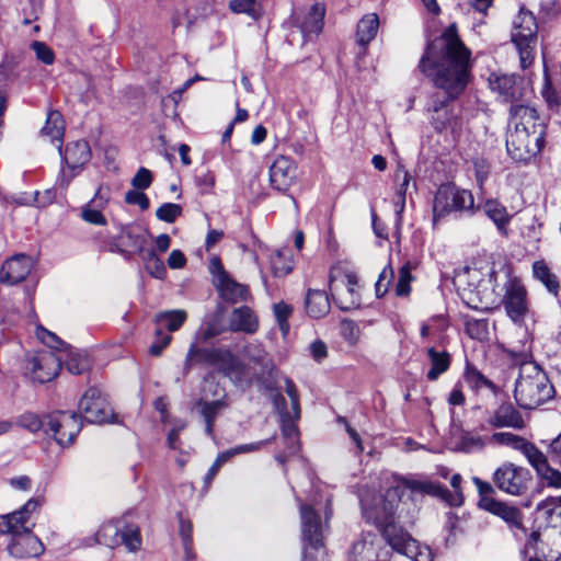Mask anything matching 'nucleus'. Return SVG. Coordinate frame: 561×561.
I'll use <instances>...</instances> for the list:
<instances>
[{
	"mask_svg": "<svg viewBox=\"0 0 561 561\" xmlns=\"http://www.w3.org/2000/svg\"><path fill=\"white\" fill-rule=\"evenodd\" d=\"M494 482L499 489L512 495H519L526 489L524 469L512 463L504 465L494 472Z\"/></svg>",
	"mask_w": 561,
	"mask_h": 561,
	"instance_id": "20",
	"label": "nucleus"
},
{
	"mask_svg": "<svg viewBox=\"0 0 561 561\" xmlns=\"http://www.w3.org/2000/svg\"><path fill=\"white\" fill-rule=\"evenodd\" d=\"M525 133V125L523 123H515V129L513 131L508 130L506 135L507 153L516 162L526 160Z\"/></svg>",
	"mask_w": 561,
	"mask_h": 561,
	"instance_id": "31",
	"label": "nucleus"
},
{
	"mask_svg": "<svg viewBox=\"0 0 561 561\" xmlns=\"http://www.w3.org/2000/svg\"><path fill=\"white\" fill-rule=\"evenodd\" d=\"M325 5L322 2L313 3L307 12L297 13L296 25L301 32L304 42L316 39L323 30Z\"/></svg>",
	"mask_w": 561,
	"mask_h": 561,
	"instance_id": "16",
	"label": "nucleus"
},
{
	"mask_svg": "<svg viewBox=\"0 0 561 561\" xmlns=\"http://www.w3.org/2000/svg\"><path fill=\"white\" fill-rule=\"evenodd\" d=\"M18 425L31 433H38L42 431L45 434L46 414L39 416L33 412H25L18 417Z\"/></svg>",
	"mask_w": 561,
	"mask_h": 561,
	"instance_id": "47",
	"label": "nucleus"
},
{
	"mask_svg": "<svg viewBox=\"0 0 561 561\" xmlns=\"http://www.w3.org/2000/svg\"><path fill=\"white\" fill-rule=\"evenodd\" d=\"M216 289L219 297L228 304H238L247 301L250 297V290L247 285L234 280L229 274H224L216 282Z\"/></svg>",
	"mask_w": 561,
	"mask_h": 561,
	"instance_id": "27",
	"label": "nucleus"
},
{
	"mask_svg": "<svg viewBox=\"0 0 561 561\" xmlns=\"http://www.w3.org/2000/svg\"><path fill=\"white\" fill-rule=\"evenodd\" d=\"M111 190L108 186L100 185L95 191L93 197L87 203L88 205L98 208L105 209L110 203Z\"/></svg>",
	"mask_w": 561,
	"mask_h": 561,
	"instance_id": "64",
	"label": "nucleus"
},
{
	"mask_svg": "<svg viewBox=\"0 0 561 561\" xmlns=\"http://www.w3.org/2000/svg\"><path fill=\"white\" fill-rule=\"evenodd\" d=\"M58 150L61 157V163H65L68 168L67 172L62 169L59 181L61 185L68 186L72 179L77 176L91 160V147L85 139H79L68 142L65 148L59 145Z\"/></svg>",
	"mask_w": 561,
	"mask_h": 561,
	"instance_id": "8",
	"label": "nucleus"
},
{
	"mask_svg": "<svg viewBox=\"0 0 561 561\" xmlns=\"http://www.w3.org/2000/svg\"><path fill=\"white\" fill-rule=\"evenodd\" d=\"M145 263L147 272L158 279L164 278L167 275V268L163 261L157 255L153 248H149L145 253L140 255Z\"/></svg>",
	"mask_w": 561,
	"mask_h": 561,
	"instance_id": "45",
	"label": "nucleus"
},
{
	"mask_svg": "<svg viewBox=\"0 0 561 561\" xmlns=\"http://www.w3.org/2000/svg\"><path fill=\"white\" fill-rule=\"evenodd\" d=\"M485 511L502 517L511 527L520 531L524 530L523 515L515 508L497 502L496 500H484Z\"/></svg>",
	"mask_w": 561,
	"mask_h": 561,
	"instance_id": "33",
	"label": "nucleus"
},
{
	"mask_svg": "<svg viewBox=\"0 0 561 561\" xmlns=\"http://www.w3.org/2000/svg\"><path fill=\"white\" fill-rule=\"evenodd\" d=\"M34 267V260L25 253L7 259L0 267V284L13 286L23 282Z\"/></svg>",
	"mask_w": 561,
	"mask_h": 561,
	"instance_id": "14",
	"label": "nucleus"
},
{
	"mask_svg": "<svg viewBox=\"0 0 561 561\" xmlns=\"http://www.w3.org/2000/svg\"><path fill=\"white\" fill-rule=\"evenodd\" d=\"M533 274L536 279L546 286L549 293L558 294L559 282L543 261H537L533 264Z\"/></svg>",
	"mask_w": 561,
	"mask_h": 561,
	"instance_id": "44",
	"label": "nucleus"
},
{
	"mask_svg": "<svg viewBox=\"0 0 561 561\" xmlns=\"http://www.w3.org/2000/svg\"><path fill=\"white\" fill-rule=\"evenodd\" d=\"M379 18L376 13L364 15L357 23L356 41L358 45L366 47L377 35Z\"/></svg>",
	"mask_w": 561,
	"mask_h": 561,
	"instance_id": "37",
	"label": "nucleus"
},
{
	"mask_svg": "<svg viewBox=\"0 0 561 561\" xmlns=\"http://www.w3.org/2000/svg\"><path fill=\"white\" fill-rule=\"evenodd\" d=\"M182 211L181 205L164 203L156 210V216L161 221L173 224L182 215Z\"/></svg>",
	"mask_w": 561,
	"mask_h": 561,
	"instance_id": "54",
	"label": "nucleus"
},
{
	"mask_svg": "<svg viewBox=\"0 0 561 561\" xmlns=\"http://www.w3.org/2000/svg\"><path fill=\"white\" fill-rule=\"evenodd\" d=\"M453 117V110L447 107L440 113H432L430 123L437 133H443L450 125Z\"/></svg>",
	"mask_w": 561,
	"mask_h": 561,
	"instance_id": "59",
	"label": "nucleus"
},
{
	"mask_svg": "<svg viewBox=\"0 0 561 561\" xmlns=\"http://www.w3.org/2000/svg\"><path fill=\"white\" fill-rule=\"evenodd\" d=\"M154 341L149 347V354L152 356H159L163 350L171 343L172 335L170 333L162 332L161 330L154 331Z\"/></svg>",
	"mask_w": 561,
	"mask_h": 561,
	"instance_id": "62",
	"label": "nucleus"
},
{
	"mask_svg": "<svg viewBox=\"0 0 561 561\" xmlns=\"http://www.w3.org/2000/svg\"><path fill=\"white\" fill-rule=\"evenodd\" d=\"M268 398L272 400L275 411L277 412L283 435L288 439L297 437L296 422L300 419V405L297 388H267Z\"/></svg>",
	"mask_w": 561,
	"mask_h": 561,
	"instance_id": "5",
	"label": "nucleus"
},
{
	"mask_svg": "<svg viewBox=\"0 0 561 561\" xmlns=\"http://www.w3.org/2000/svg\"><path fill=\"white\" fill-rule=\"evenodd\" d=\"M390 550L375 534H365L355 541L348 554V561H389Z\"/></svg>",
	"mask_w": 561,
	"mask_h": 561,
	"instance_id": "13",
	"label": "nucleus"
},
{
	"mask_svg": "<svg viewBox=\"0 0 561 561\" xmlns=\"http://www.w3.org/2000/svg\"><path fill=\"white\" fill-rule=\"evenodd\" d=\"M402 483V494L405 489L413 493L430 494L435 496H444L447 490L439 484L423 480H405L394 478L391 484Z\"/></svg>",
	"mask_w": 561,
	"mask_h": 561,
	"instance_id": "39",
	"label": "nucleus"
},
{
	"mask_svg": "<svg viewBox=\"0 0 561 561\" xmlns=\"http://www.w3.org/2000/svg\"><path fill=\"white\" fill-rule=\"evenodd\" d=\"M344 278L345 293L343 295L336 296L332 287L334 278L332 275L330 276L331 295L341 310L350 311L357 309L360 306V295L358 293V277L354 272H348L344 275Z\"/></svg>",
	"mask_w": 561,
	"mask_h": 561,
	"instance_id": "24",
	"label": "nucleus"
},
{
	"mask_svg": "<svg viewBox=\"0 0 561 561\" xmlns=\"http://www.w3.org/2000/svg\"><path fill=\"white\" fill-rule=\"evenodd\" d=\"M525 339L526 333L517 342L499 343L496 345L500 359L507 364L513 373L516 371L514 386H519L523 379V367L526 364Z\"/></svg>",
	"mask_w": 561,
	"mask_h": 561,
	"instance_id": "18",
	"label": "nucleus"
},
{
	"mask_svg": "<svg viewBox=\"0 0 561 561\" xmlns=\"http://www.w3.org/2000/svg\"><path fill=\"white\" fill-rule=\"evenodd\" d=\"M388 534V543L393 550L405 554L414 561H433V553L430 547L421 546L405 530L394 535L393 530L389 529Z\"/></svg>",
	"mask_w": 561,
	"mask_h": 561,
	"instance_id": "15",
	"label": "nucleus"
},
{
	"mask_svg": "<svg viewBox=\"0 0 561 561\" xmlns=\"http://www.w3.org/2000/svg\"><path fill=\"white\" fill-rule=\"evenodd\" d=\"M194 365H204L215 368L231 381H239L245 373L242 359L227 347H201L192 342L184 360V371L187 373Z\"/></svg>",
	"mask_w": 561,
	"mask_h": 561,
	"instance_id": "3",
	"label": "nucleus"
},
{
	"mask_svg": "<svg viewBox=\"0 0 561 561\" xmlns=\"http://www.w3.org/2000/svg\"><path fill=\"white\" fill-rule=\"evenodd\" d=\"M37 507L38 502L30 500L21 510L1 516L0 531L3 534H11L13 537L31 531V526H28L30 514L35 512Z\"/></svg>",
	"mask_w": 561,
	"mask_h": 561,
	"instance_id": "19",
	"label": "nucleus"
},
{
	"mask_svg": "<svg viewBox=\"0 0 561 561\" xmlns=\"http://www.w3.org/2000/svg\"><path fill=\"white\" fill-rule=\"evenodd\" d=\"M489 423L494 427H514L522 428L524 425L523 417L512 404H502L493 415L490 416Z\"/></svg>",
	"mask_w": 561,
	"mask_h": 561,
	"instance_id": "34",
	"label": "nucleus"
},
{
	"mask_svg": "<svg viewBox=\"0 0 561 561\" xmlns=\"http://www.w3.org/2000/svg\"><path fill=\"white\" fill-rule=\"evenodd\" d=\"M491 442L499 445L510 446L526 455V440L522 436L512 433L499 432L492 435Z\"/></svg>",
	"mask_w": 561,
	"mask_h": 561,
	"instance_id": "49",
	"label": "nucleus"
},
{
	"mask_svg": "<svg viewBox=\"0 0 561 561\" xmlns=\"http://www.w3.org/2000/svg\"><path fill=\"white\" fill-rule=\"evenodd\" d=\"M560 538L559 531L553 528L543 530H533L528 538V549L531 547L534 557L530 559H540L542 561H557L561 551L557 539Z\"/></svg>",
	"mask_w": 561,
	"mask_h": 561,
	"instance_id": "12",
	"label": "nucleus"
},
{
	"mask_svg": "<svg viewBox=\"0 0 561 561\" xmlns=\"http://www.w3.org/2000/svg\"><path fill=\"white\" fill-rule=\"evenodd\" d=\"M228 407L226 394L217 390L204 389L201 397L192 404V412L203 416L207 435L213 436L216 416Z\"/></svg>",
	"mask_w": 561,
	"mask_h": 561,
	"instance_id": "11",
	"label": "nucleus"
},
{
	"mask_svg": "<svg viewBox=\"0 0 561 561\" xmlns=\"http://www.w3.org/2000/svg\"><path fill=\"white\" fill-rule=\"evenodd\" d=\"M300 518L302 538L308 541L310 547L318 550L322 547L323 525L319 514L309 505H300Z\"/></svg>",
	"mask_w": 561,
	"mask_h": 561,
	"instance_id": "21",
	"label": "nucleus"
},
{
	"mask_svg": "<svg viewBox=\"0 0 561 561\" xmlns=\"http://www.w3.org/2000/svg\"><path fill=\"white\" fill-rule=\"evenodd\" d=\"M36 336L43 344L48 346L49 348L56 350V351H67L70 348V345L62 341L57 334L54 332L45 329L42 325H38L36 328Z\"/></svg>",
	"mask_w": 561,
	"mask_h": 561,
	"instance_id": "51",
	"label": "nucleus"
},
{
	"mask_svg": "<svg viewBox=\"0 0 561 561\" xmlns=\"http://www.w3.org/2000/svg\"><path fill=\"white\" fill-rule=\"evenodd\" d=\"M451 213L473 215L474 198L469 190L460 188L455 184H443L438 187L433 201L434 225Z\"/></svg>",
	"mask_w": 561,
	"mask_h": 561,
	"instance_id": "4",
	"label": "nucleus"
},
{
	"mask_svg": "<svg viewBox=\"0 0 561 561\" xmlns=\"http://www.w3.org/2000/svg\"><path fill=\"white\" fill-rule=\"evenodd\" d=\"M472 68V51L460 38L456 23L427 41L416 69L434 88L444 92V95L433 93L430 96L427 112L440 113L450 107L471 82Z\"/></svg>",
	"mask_w": 561,
	"mask_h": 561,
	"instance_id": "1",
	"label": "nucleus"
},
{
	"mask_svg": "<svg viewBox=\"0 0 561 561\" xmlns=\"http://www.w3.org/2000/svg\"><path fill=\"white\" fill-rule=\"evenodd\" d=\"M472 167L474 170L477 183L479 187L482 188L491 173V163L484 157H473Z\"/></svg>",
	"mask_w": 561,
	"mask_h": 561,
	"instance_id": "56",
	"label": "nucleus"
},
{
	"mask_svg": "<svg viewBox=\"0 0 561 561\" xmlns=\"http://www.w3.org/2000/svg\"><path fill=\"white\" fill-rule=\"evenodd\" d=\"M119 241H122L119 239V234L116 237H111L107 242L99 243V251L117 253L122 255L126 261H130V252L127 251V249H124L123 242Z\"/></svg>",
	"mask_w": 561,
	"mask_h": 561,
	"instance_id": "58",
	"label": "nucleus"
},
{
	"mask_svg": "<svg viewBox=\"0 0 561 561\" xmlns=\"http://www.w3.org/2000/svg\"><path fill=\"white\" fill-rule=\"evenodd\" d=\"M79 410L90 423L115 422V414L100 388H89L79 401Z\"/></svg>",
	"mask_w": 561,
	"mask_h": 561,
	"instance_id": "10",
	"label": "nucleus"
},
{
	"mask_svg": "<svg viewBox=\"0 0 561 561\" xmlns=\"http://www.w3.org/2000/svg\"><path fill=\"white\" fill-rule=\"evenodd\" d=\"M229 9L236 14H247L254 20L260 16V5L256 0H231Z\"/></svg>",
	"mask_w": 561,
	"mask_h": 561,
	"instance_id": "52",
	"label": "nucleus"
},
{
	"mask_svg": "<svg viewBox=\"0 0 561 561\" xmlns=\"http://www.w3.org/2000/svg\"><path fill=\"white\" fill-rule=\"evenodd\" d=\"M502 306L511 321L522 328L526 318V287L520 278L510 277L504 285Z\"/></svg>",
	"mask_w": 561,
	"mask_h": 561,
	"instance_id": "9",
	"label": "nucleus"
},
{
	"mask_svg": "<svg viewBox=\"0 0 561 561\" xmlns=\"http://www.w3.org/2000/svg\"><path fill=\"white\" fill-rule=\"evenodd\" d=\"M296 162L286 156H278L270 167V183L273 190L286 193L296 181Z\"/></svg>",
	"mask_w": 561,
	"mask_h": 561,
	"instance_id": "17",
	"label": "nucleus"
},
{
	"mask_svg": "<svg viewBox=\"0 0 561 561\" xmlns=\"http://www.w3.org/2000/svg\"><path fill=\"white\" fill-rule=\"evenodd\" d=\"M152 181V172L145 167H140L131 179V185L136 190H147L151 186Z\"/></svg>",
	"mask_w": 561,
	"mask_h": 561,
	"instance_id": "63",
	"label": "nucleus"
},
{
	"mask_svg": "<svg viewBox=\"0 0 561 561\" xmlns=\"http://www.w3.org/2000/svg\"><path fill=\"white\" fill-rule=\"evenodd\" d=\"M483 211L495 224L500 233L507 236V225L512 216L507 213L506 207L496 199H488L483 205Z\"/></svg>",
	"mask_w": 561,
	"mask_h": 561,
	"instance_id": "35",
	"label": "nucleus"
},
{
	"mask_svg": "<svg viewBox=\"0 0 561 561\" xmlns=\"http://www.w3.org/2000/svg\"><path fill=\"white\" fill-rule=\"evenodd\" d=\"M465 330L471 339L483 341L489 336V321L486 319L468 318L465 322Z\"/></svg>",
	"mask_w": 561,
	"mask_h": 561,
	"instance_id": "48",
	"label": "nucleus"
},
{
	"mask_svg": "<svg viewBox=\"0 0 561 561\" xmlns=\"http://www.w3.org/2000/svg\"><path fill=\"white\" fill-rule=\"evenodd\" d=\"M144 190H129L125 194V203L128 205H137L141 210L150 207L149 197L142 192Z\"/></svg>",
	"mask_w": 561,
	"mask_h": 561,
	"instance_id": "61",
	"label": "nucleus"
},
{
	"mask_svg": "<svg viewBox=\"0 0 561 561\" xmlns=\"http://www.w3.org/2000/svg\"><path fill=\"white\" fill-rule=\"evenodd\" d=\"M305 308L307 313L314 319H320L330 312L331 304L325 290L309 289L306 299Z\"/></svg>",
	"mask_w": 561,
	"mask_h": 561,
	"instance_id": "32",
	"label": "nucleus"
},
{
	"mask_svg": "<svg viewBox=\"0 0 561 561\" xmlns=\"http://www.w3.org/2000/svg\"><path fill=\"white\" fill-rule=\"evenodd\" d=\"M65 131V124L62 115L59 111L51 110L47 113V118L41 133L43 136L49 137L54 140H61Z\"/></svg>",
	"mask_w": 561,
	"mask_h": 561,
	"instance_id": "43",
	"label": "nucleus"
},
{
	"mask_svg": "<svg viewBox=\"0 0 561 561\" xmlns=\"http://www.w3.org/2000/svg\"><path fill=\"white\" fill-rule=\"evenodd\" d=\"M31 48L34 50L36 58L44 65H53L55 61V54L53 49L44 42L34 41L31 44Z\"/></svg>",
	"mask_w": 561,
	"mask_h": 561,
	"instance_id": "60",
	"label": "nucleus"
},
{
	"mask_svg": "<svg viewBox=\"0 0 561 561\" xmlns=\"http://www.w3.org/2000/svg\"><path fill=\"white\" fill-rule=\"evenodd\" d=\"M44 550L43 542L32 531L13 537L8 546L9 553L20 559L37 558L44 553Z\"/></svg>",
	"mask_w": 561,
	"mask_h": 561,
	"instance_id": "23",
	"label": "nucleus"
},
{
	"mask_svg": "<svg viewBox=\"0 0 561 561\" xmlns=\"http://www.w3.org/2000/svg\"><path fill=\"white\" fill-rule=\"evenodd\" d=\"M558 12L559 4L556 0H540L537 15H533V13L528 11V15H531L534 19L536 34H542L546 31V23L552 20L558 14Z\"/></svg>",
	"mask_w": 561,
	"mask_h": 561,
	"instance_id": "41",
	"label": "nucleus"
},
{
	"mask_svg": "<svg viewBox=\"0 0 561 561\" xmlns=\"http://www.w3.org/2000/svg\"><path fill=\"white\" fill-rule=\"evenodd\" d=\"M228 329L231 332L253 334L259 329V320L250 307L242 306L233 309Z\"/></svg>",
	"mask_w": 561,
	"mask_h": 561,
	"instance_id": "29",
	"label": "nucleus"
},
{
	"mask_svg": "<svg viewBox=\"0 0 561 561\" xmlns=\"http://www.w3.org/2000/svg\"><path fill=\"white\" fill-rule=\"evenodd\" d=\"M401 176L402 182L399 184L396 191V199L393 202L397 226H400L402 222V214L405 208L407 191L411 181V174L409 171L405 170L402 165H399L396 171V178L400 179Z\"/></svg>",
	"mask_w": 561,
	"mask_h": 561,
	"instance_id": "38",
	"label": "nucleus"
},
{
	"mask_svg": "<svg viewBox=\"0 0 561 561\" xmlns=\"http://www.w3.org/2000/svg\"><path fill=\"white\" fill-rule=\"evenodd\" d=\"M81 218L85 222L94 226H106L107 220L103 214V210L94 208L88 204L81 207Z\"/></svg>",
	"mask_w": 561,
	"mask_h": 561,
	"instance_id": "57",
	"label": "nucleus"
},
{
	"mask_svg": "<svg viewBox=\"0 0 561 561\" xmlns=\"http://www.w3.org/2000/svg\"><path fill=\"white\" fill-rule=\"evenodd\" d=\"M91 360L85 353L70 354L66 359V368L71 375H82L90 369Z\"/></svg>",
	"mask_w": 561,
	"mask_h": 561,
	"instance_id": "50",
	"label": "nucleus"
},
{
	"mask_svg": "<svg viewBox=\"0 0 561 561\" xmlns=\"http://www.w3.org/2000/svg\"><path fill=\"white\" fill-rule=\"evenodd\" d=\"M81 428V416L73 411L56 410L46 414L45 435L61 448L71 446Z\"/></svg>",
	"mask_w": 561,
	"mask_h": 561,
	"instance_id": "6",
	"label": "nucleus"
},
{
	"mask_svg": "<svg viewBox=\"0 0 561 561\" xmlns=\"http://www.w3.org/2000/svg\"><path fill=\"white\" fill-rule=\"evenodd\" d=\"M463 379L469 386H494L492 381L485 378L483 374L468 360H466Z\"/></svg>",
	"mask_w": 561,
	"mask_h": 561,
	"instance_id": "55",
	"label": "nucleus"
},
{
	"mask_svg": "<svg viewBox=\"0 0 561 561\" xmlns=\"http://www.w3.org/2000/svg\"><path fill=\"white\" fill-rule=\"evenodd\" d=\"M140 530L137 525L129 524L122 528L121 543H124L128 551L136 552L141 547Z\"/></svg>",
	"mask_w": 561,
	"mask_h": 561,
	"instance_id": "46",
	"label": "nucleus"
},
{
	"mask_svg": "<svg viewBox=\"0 0 561 561\" xmlns=\"http://www.w3.org/2000/svg\"><path fill=\"white\" fill-rule=\"evenodd\" d=\"M119 239L123 242L124 249L130 252V260L135 255H141L149 248H147V233L138 231L133 225L118 224Z\"/></svg>",
	"mask_w": 561,
	"mask_h": 561,
	"instance_id": "28",
	"label": "nucleus"
},
{
	"mask_svg": "<svg viewBox=\"0 0 561 561\" xmlns=\"http://www.w3.org/2000/svg\"><path fill=\"white\" fill-rule=\"evenodd\" d=\"M121 522H107L96 531V541L106 547L113 548L121 543Z\"/></svg>",
	"mask_w": 561,
	"mask_h": 561,
	"instance_id": "42",
	"label": "nucleus"
},
{
	"mask_svg": "<svg viewBox=\"0 0 561 561\" xmlns=\"http://www.w3.org/2000/svg\"><path fill=\"white\" fill-rule=\"evenodd\" d=\"M402 497V483L391 484L383 494L373 495L363 493L360 504L365 518L382 530L388 541V530L392 529L394 535L403 531V528L396 523V512Z\"/></svg>",
	"mask_w": 561,
	"mask_h": 561,
	"instance_id": "2",
	"label": "nucleus"
},
{
	"mask_svg": "<svg viewBox=\"0 0 561 561\" xmlns=\"http://www.w3.org/2000/svg\"><path fill=\"white\" fill-rule=\"evenodd\" d=\"M489 84L493 91L499 92L504 102L511 103L510 114L512 118H516L526 110V105L523 103L525 84L522 77L491 73Z\"/></svg>",
	"mask_w": 561,
	"mask_h": 561,
	"instance_id": "7",
	"label": "nucleus"
},
{
	"mask_svg": "<svg viewBox=\"0 0 561 561\" xmlns=\"http://www.w3.org/2000/svg\"><path fill=\"white\" fill-rule=\"evenodd\" d=\"M60 369L61 359L54 354L43 355L33 360L32 371L34 378L41 383L51 381Z\"/></svg>",
	"mask_w": 561,
	"mask_h": 561,
	"instance_id": "30",
	"label": "nucleus"
},
{
	"mask_svg": "<svg viewBox=\"0 0 561 561\" xmlns=\"http://www.w3.org/2000/svg\"><path fill=\"white\" fill-rule=\"evenodd\" d=\"M187 319V312L183 309L168 310L154 316L156 330H168L170 333L180 330Z\"/></svg>",
	"mask_w": 561,
	"mask_h": 561,
	"instance_id": "36",
	"label": "nucleus"
},
{
	"mask_svg": "<svg viewBox=\"0 0 561 561\" xmlns=\"http://www.w3.org/2000/svg\"><path fill=\"white\" fill-rule=\"evenodd\" d=\"M528 462L534 467L538 477L548 485L561 488V472L549 466L547 457L536 446L528 443Z\"/></svg>",
	"mask_w": 561,
	"mask_h": 561,
	"instance_id": "26",
	"label": "nucleus"
},
{
	"mask_svg": "<svg viewBox=\"0 0 561 561\" xmlns=\"http://www.w3.org/2000/svg\"><path fill=\"white\" fill-rule=\"evenodd\" d=\"M226 331L224 308L218 306L214 312L205 316L193 342H196V345L206 344Z\"/></svg>",
	"mask_w": 561,
	"mask_h": 561,
	"instance_id": "25",
	"label": "nucleus"
},
{
	"mask_svg": "<svg viewBox=\"0 0 561 561\" xmlns=\"http://www.w3.org/2000/svg\"><path fill=\"white\" fill-rule=\"evenodd\" d=\"M241 353L245 358L256 364H263L267 357L264 345L257 341L247 343Z\"/></svg>",
	"mask_w": 561,
	"mask_h": 561,
	"instance_id": "53",
	"label": "nucleus"
},
{
	"mask_svg": "<svg viewBox=\"0 0 561 561\" xmlns=\"http://www.w3.org/2000/svg\"><path fill=\"white\" fill-rule=\"evenodd\" d=\"M427 355L431 362V368L426 373V377L430 381H434L449 368L450 354L447 351H437L435 347H430Z\"/></svg>",
	"mask_w": 561,
	"mask_h": 561,
	"instance_id": "40",
	"label": "nucleus"
},
{
	"mask_svg": "<svg viewBox=\"0 0 561 561\" xmlns=\"http://www.w3.org/2000/svg\"><path fill=\"white\" fill-rule=\"evenodd\" d=\"M561 519V495L541 501L534 512V530L553 528Z\"/></svg>",
	"mask_w": 561,
	"mask_h": 561,
	"instance_id": "22",
	"label": "nucleus"
}]
</instances>
